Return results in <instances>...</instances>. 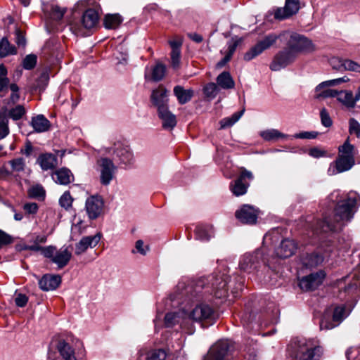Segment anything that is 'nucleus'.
Listing matches in <instances>:
<instances>
[{
    "mask_svg": "<svg viewBox=\"0 0 360 360\" xmlns=\"http://www.w3.org/2000/svg\"><path fill=\"white\" fill-rule=\"evenodd\" d=\"M328 200L334 205L333 212L325 213L322 219L317 220L314 228L316 233L342 231L352 220L360 206V195L354 191L342 197L340 191H335L328 195Z\"/></svg>",
    "mask_w": 360,
    "mask_h": 360,
    "instance_id": "f257e3e1",
    "label": "nucleus"
},
{
    "mask_svg": "<svg viewBox=\"0 0 360 360\" xmlns=\"http://www.w3.org/2000/svg\"><path fill=\"white\" fill-rule=\"evenodd\" d=\"M278 39L286 41V47L297 57L300 53L311 52L314 50L311 40L306 37L290 32H284L279 35L269 34L259 41L244 55V60L250 61L260 55L263 51L274 45Z\"/></svg>",
    "mask_w": 360,
    "mask_h": 360,
    "instance_id": "f03ea898",
    "label": "nucleus"
},
{
    "mask_svg": "<svg viewBox=\"0 0 360 360\" xmlns=\"http://www.w3.org/2000/svg\"><path fill=\"white\" fill-rule=\"evenodd\" d=\"M288 352L295 360H320L323 349L315 339L297 337L291 340Z\"/></svg>",
    "mask_w": 360,
    "mask_h": 360,
    "instance_id": "7ed1b4c3",
    "label": "nucleus"
},
{
    "mask_svg": "<svg viewBox=\"0 0 360 360\" xmlns=\"http://www.w3.org/2000/svg\"><path fill=\"white\" fill-rule=\"evenodd\" d=\"M218 311L214 305L206 301H198L188 314V317L202 325H212L218 319Z\"/></svg>",
    "mask_w": 360,
    "mask_h": 360,
    "instance_id": "20e7f679",
    "label": "nucleus"
},
{
    "mask_svg": "<svg viewBox=\"0 0 360 360\" xmlns=\"http://www.w3.org/2000/svg\"><path fill=\"white\" fill-rule=\"evenodd\" d=\"M234 351L233 343L229 340H220L214 344L203 360H229Z\"/></svg>",
    "mask_w": 360,
    "mask_h": 360,
    "instance_id": "39448f33",
    "label": "nucleus"
},
{
    "mask_svg": "<svg viewBox=\"0 0 360 360\" xmlns=\"http://www.w3.org/2000/svg\"><path fill=\"white\" fill-rule=\"evenodd\" d=\"M25 114V110L22 105H18L10 110L5 106L0 108V139L9 134L8 117L19 120Z\"/></svg>",
    "mask_w": 360,
    "mask_h": 360,
    "instance_id": "423d86ee",
    "label": "nucleus"
},
{
    "mask_svg": "<svg viewBox=\"0 0 360 360\" xmlns=\"http://www.w3.org/2000/svg\"><path fill=\"white\" fill-rule=\"evenodd\" d=\"M262 263L265 264L263 251L258 249L253 252L244 254L240 259L239 267L245 272L251 273L257 269Z\"/></svg>",
    "mask_w": 360,
    "mask_h": 360,
    "instance_id": "0eeeda50",
    "label": "nucleus"
},
{
    "mask_svg": "<svg viewBox=\"0 0 360 360\" xmlns=\"http://www.w3.org/2000/svg\"><path fill=\"white\" fill-rule=\"evenodd\" d=\"M44 257L56 264L58 269H63L70 262L72 253L68 247H63L56 250L55 247L51 245L46 247V249H44Z\"/></svg>",
    "mask_w": 360,
    "mask_h": 360,
    "instance_id": "6e6552de",
    "label": "nucleus"
},
{
    "mask_svg": "<svg viewBox=\"0 0 360 360\" xmlns=\"http://www.w3.org/2000/svg\"><path fill=\"white\" fill-rule=\"evenodd\" d=\"M336 98L340 103L348 108L354 106L356 102L360 99V91H358L355 96L353 91H322L316 96V98Z\"/></svg>",
    "mask_w": 360,
    "mask_h": 360,
    "instance_id": "1a4fd4ad",
    "label": "nucleus"
},
{
    "mask_svg": "<svg viewBox=\"0 0 360 360\" xmlns=\"http://www.w3.org/2000/svg\"><path fill=\"white\" fill-rule=\"evenodd\" d=\"M246 179L252 180L253 174L250 171L242 167L239 176L230 184V190L234 195L240 196L247 193L250 184L245 182Z\"/></svg>",
    "mask_w": 360,
    "mask_h": 360,
    "instance_id": "9d476101",
    "label": "nucleus"
},
{
    "mask_svg": "<svg viewBox=\"0 0 360 360\" xmlns=\"http://www.w3.org/2000/svg\"><path fill=\"white\" fill-rule=\"evenodd\" d=\"M296 58L295 53L286 47L285 49L278 51L275 55L270 64V69L272 71H278L293 63Z\"/></svg>",
    "mask_w": 360,
    "mask_h": 360,
    "instance_id": "9b49d317",
    "label": "nucleus"
},
{
    "mask_svg": "<svg viewBox=\"0 0 360 360\" xmlns=\"http://www.w3.org/2000/svg\"><path fill=\"white\" fill-rule=\"evenodd\" d=\"M212 293L217 298H224L228 295V284L231 282L229 277L225 274L212 276Z\"/></svg>",
    "mask_w": 360,
    "mask_h": 360,
    "instance_id": "f8f14e48",
    "label": "nucleus"
},
{
    "mask_svg": "<svg viewBox=\"0 0 360 360\" xmlns=\"http://www.w3.org/2000/svg\"><path fill=\"white\" fill-rule=\"evenodd\" d=\"M325 276V272L321 270L310 274L300 279L299 286L305 291L314 290L323 283Z\"/></svg>",
    "mask_w": 360,
    "mask_h": 360,
    "instance_id": "ddd939ff",
    "label": "nucleus"
},
{
    "mask_svg": "<svg viewBox=\"0 0 360 360\" xmlns=\"http://www.w3.org/2000/svg\"><path fill=\"white\" fill-rule=\"evenodd\" d=\"M99 15L98 13L94 8L86 9L81 18L80 25L77 27L76 25L72 26V29L77 33L81 31V27L86 30H91L94 28L98 23Z\"/></svg>",
    "mask_w": 360,
    "mask_h": 360,
    "instance_id": "4468645a",
    "label": "nucleus"
},
{
    "mask_svg": "<svg viewBox=\"0 0 360 360\" xmlns=\"http://www.w3.org/2000/svg\"><path fill=\"white\" fill-rule=\"evenodd\" d=\"M104 202L103 198L98 195L89 197L85 203V209L90 219H97L102 213Z\"/></svg>",
    "mask_w": 360,
    "mask_h": 360,
    "instance_id": "2eb2a0df",
    "label": "nucleus"
},
{
    "mask_svg": "<svg viewBox=\"0 0 360 360\" xmlns=\"http://www.w3.org/2000/svg\"><path fill=\"white\" fill-rule=\"evenodd\" d=\"M56 349L58 355L50 354L49 360H77L74 348L63 340L58 341Z\"/></svg>",
    "mask_w": 360,
    "mask_h": 360,
    "instance_id": "dca6fc26",
    "label": "nucleus"
},
{
    "mask_svg": "<svg viewBox=\"0 0 360 360\" xmlns=\"http://www.w3.org/2000/svg\"><path fill=\"white\" fill-rule=\"evenodd\" d=\"M300 8V0H285L283 8H278L274 12V18L277 20L288 18L298 13Z\"/></svg>",
    "mask_w": 360,
    "mask_h": 360,
    "instance_id": "f3484780",
    "label": "nucleus"
},
{
    "mask_svg": "<svg viewBox=\"0 0 360 360\" xmlns=\"http://www.w3.org/2000/svg\"><path fill=\"white\" fill-rule=\"evenodd\" d=\"M235 215L243 224H255L258 217V210L249 205H243L236 212Z\"/></svg>",
    "mask_w": 360,
    "mask_h": 360,
    "instance_id": "a211bd4d",
    "label": "nucleus"
},
{
    "mask_svg": "<svg viewBox=\"0 0 360 360\" xmlns=\"http://www.w3.org/2000/svg\"><path fill=\"white\" fill-rule=\"evenodd\" d=\"M101 167L100 180L103 185L110 184L113 179L114 172L116 169L112 161L108 158H102L99 161Z\"/></svg>",
    "mask_w": 360,
    "mask_h": 360,
    "instance_id": "6ab92c4d",
    "label": "nucleus"
},
{
    "mask_svg": "<svg viewBox=\"0 0 360 360\" xmlns=\"http://www.w3.org/2000/svg\"><path fill=\"white\" fill-rule=\"evenodd\" d=\"M113 153L118 160L124 165L131 164L134 161V155L129 146L122 142L114 144Z\"/></svg>",
    "mask_w": 360,
    "mask_h": 360,
    "instance_id": "aec40b11",
    "label": "nucleus"
},
{
    "mask_svg": "<svg viewBox=\"0 0 360 360\" xmlns=\"http://www.w3.org/2000/svg\"><path fill=\"white\" fill-rule=\"evenodd\" d=\"M217 84L211 82L207 84L202 90H217L218 86L224 89H233L234 81L228 72H223L217 78Z\"/></svg>",
    "mask_w": 360,
    "mask_h": 360,
    "instance_id": "412c9836",
    "label": "nucleus"
},
{
    "mask_svg": "<svg viewBox=\"0 0 360 360\" xmlns=\"http://www.w3.org/2000/svg\"><path fill=\"white\" fill-rule=\"evenodd\" d=\"M297 250V244L294 240L283 239L275 250L276 255L282 259L288 258L293 255Z\"/></svg>",
    "mask_w": 360,
    "mask_h": 360,
    "instance_id": "4be33fe9",
    "label": "nucleus"
},
{
    "mask_svg": "<svg viewBox=\"0 0 360 360\" xmlns=\"http://www.w3.org/2000/svg\"><path fill=\"white\" fill-rule=\"evenodd\" d=\"M101 236L99 234L83 237L76 244L75 254L79 255L84 253L89 248H93L99 243Z\"/></svg>",
    "mask_w": 360,
    "mask_h": 360,
    "instance_id": "5701e85b",
    "label": "nucleus"
},
{
    "mask_svg": "<svg viewBox=\"0 0 360 360\" xmlns=\"http://www.w3.org/2000/svg\"><path fill=\"white\" fill-rule=\"evenodd\" d=\"M61 283V277L59 275L45 274L39 281V288L43 291L56 290Z\"/></svg>",
    "mask_w": 360,
    "mask_h": 360,
    "instance_id": "b1692460",
    "label": "nucleus"
},
{
    "mask_svg": "<svg viewBox=\"0 0 360 360\" xmlns=\"http://www.w3.org/2000/svg\"><path fill=\"white\" fill-rule=\"evenodd\" d=\"M167 91H152L150 102L157 112L169 108Z\"/></svg>",
    "mask_w": 360,
    "mask_h": 360,
    "instance_id": "393cba45",
    "label": "nucleus"
},
{
    "mask_svg": "<svg viewBox=\"0 0 360 360\" xmlns=\"http://www.w3.org/2000/svg\"><path fill=\"white\" fill-rule=\"evenodd\" d=\"M159 119L161 120L162 127L164 129H173L177 123L176 115L172 113L169 108L157 112Z\"/></svg>",
    "mask_w": 360,
    "mask_h": 360,
    "instance_id": "a878e982",
    "label": "nucleus"
},
{
    "mask_svg": "<svg viewBox=\"0 0 360 360\" xmlns=\"http://www.w3.org/2000/svg\"><path fill=\"white\" fill-rule=\"evenodd\" d=\"M332 64L334 69L340 71L348 70L360 72V65L351 60L335 58L332 60Z\"/></svg>",
    "mask_w": 360,
    "mask_h": 360,
    "instance_id": "bb28decb",
    "label": "nucleus"
},
{
    "mask_svg": "<svg viewBox=\"0 0 360 360\" xmlns=\"http://www.w3.org/2000/svg\"><path fill=\"white\" fill-rule=\"evenodd\" d=\"M53 181L60 185H68L74 181V175L72 172L65 167L56 170L52 174Z\"/></svg>",
    "mask_w": 360,
    "mask_h": 360,
    "instance_id": "cd10ccee",
    "label": "nucleus"
},
{
    "mask_svg": "<svg viewBox=\"0 0 360 360\" xmlns=\"http://www.w3.org/2000/svg\"><path fill=\"white\" fill-rule=\"evenodd\" d=\"M355 160L352 158H346L344 157L338 156L335 161V169L331 171L330 168L328 173L330 174H335L337 173H341L345 171L349 170L354 165Z\"/></svg>",
    "mask_w": 360,
    "mask_h": 360,
    "instance_id": "c85d7f7f",
    "label": "nucleus"
},
{
    "mask_svg": "<svg viewBox=\"0 0 360 360\" xmlns=\"http://www.w3.org/2000/svg\"><path fill=\"white\" fill-rule=\"evenodd\" d=\"M44 171L53 169L58 165L57 157L51 153L41 154L37 160Z\"/></svg>",
    "mask_w": 360,
    "mask_h": 360,
    "instance_id": "c756f323",
    "label": "nucleus"
},
{
    "mask_svg": "<svg viewBox=\"0 0 360 360\" xmlns=\"http://www.w3.org/2000/svg\"><path fill=\"white\" fill-rule=\"evenodd\" d=\"M31 124L34 131L38 133L46 131L51 127L50 122L43 115L32 117Z\"/></svg>",
    "mask_w": 360,
    "mask_h": 360,
    "instance_id": "7c9ffc66",
    "label": "nucleus"
},
{
    "mask_svg": "<svg viewBox=\"0 0 360 360\" xmlns=\"http://www.w3.org/2000/svg\"><path fill=\"white\" fill-rule=\"evenodd\" d=\"M15 54H17L15 46L11 44L6 37H3L0 40V58H3Z\"/></svg>",
    "mask_w": 360,
    "mask_h": 360,
    "instance_id": "2f4dec72",
    "label": "nucleus"
},
{
    "mask_svg": "<svg viewBox=\"0 0 360 360\" xmlns=\"http://www.w3.org/2000/svg\"><path fill=\"white\" fill-rule=\"evenodd\" d=\"M166 73V66L162 63H157L151 70V75L149 77L146 74V78L154 81L158 82L163 79Z\"/></svg>",
    "mask_w": 360,
    "mask_h": 360,
    "instance_id": "473e14b6",
    "label": "nucleus"
},
{
    "mask_svg": "<svg viewBox=\"0 0 360 360\" xmlns=\"http://www.w3.org/2000/svg\"><path fill=\"white\" fill-rule=\"evenodd\" d=\"M338 156L354 159V146L349 143V138H347L343 145L338 148Z\"/></svg>",
    "mask_w": 360,
    "mask_h": 360,
    "instance_id": "72a5a7b5",
    "label": "nucleus"
},
{
    "mask_svg": "<svg viewBox=\"0 0 360 360\" xmlns=\"http://www.w3.org/2000/svg\"><path fill=\"white\" fill-rule=\"evenodd\" d=\"M184 314V313L183 311L167 313L165 316V326L167 328H172L175 325L180 323Z\"/></svg>",
    "mask_w": 360,
    "mask_h": 360,
    "instance_id": "f704fd0d",
    "label": "nucleus"
},
{
    "mask_svg": "<svg viewBox=\"0 0 360 360\" xmlns=\"http://www.w3.org/2000/svg\"><path fill=\"white\" fill-rule=\"evenodd\" d=\"M122 22V18L119 14H108L104 18V25L107 29H116Z\"/></svg>",
    "mask_w": 360,
    "mask_h": 360,
    "instance_id": "c9c22d12",
    "label": "nucleus"
},
{
    "mask_svg": "<svg viewBox=\"0 0 360 360\" xmlns=\"http://www.w3.org/2000/svg\"><path fill=\"white\" fill-rule=\"evenodd\" d=\"M260 136L264 139L265 141H274L279 139H285L288 137V135L284 134L281 132H280L277 129H267L265 131H263L260 133Z\"/></svg>",
    "mask_w": 360,
    "mask_h": 360,
    "instance_id": "e433bc0d",
    "label": "nucleus"
},
{
    "mask_svg": "<svg viewBox=\"0 0 360 360\" xmlns=\"http://www.w3.org/2000/svg\"><path fill=\"white\" fill-rule=\"evenodd\" d=\"M323 257L317 253L307 255L303 259V264L307 268H312L318 266L323 262Z\"/></svg>",
    "mask_w": 360,
    "mask_h": 360,
    "instance_id": "4c0bfd02",
    "label": "nucleus"
},
{
    "mask_svg": "<svg viewBox=\"0 0 360 360\" xmlns=\"http://www.w3.org/2000/svg\"><path fill=\"white\" fill-rule=\"evenodd\" d=\"M28 195L31 198L44 200L46 196V191L40 184H37L29 188Z\"/></svg>",
    "mask_w": 360,
    "mask_h": 360,
    "instance_id": "58836bf2",
    "label": "nucleus"
},
{
    "mask_svg": "<svg viewBox=\"0 0 360 360\" xmlns=\"http://www.w3.org/2000/svg\"><path fill=\"white\" fill-rule=\"evenodd\" d=\"M348 80H349L348 78H346L345 77H341V78L325 81V82H321L319 84H318L316 86L315 90L328 89L330 87L338 86L342 82H347Z\"/></svg>",
    "mask_w": 360,
    "mask_h": 360,
    "instance_id": "ea45409f",
    "label": "nucleus"
},
{
    "mask_svg": "<svg viewBox=\"0 0 360 360\" xmlns=\"http://www.w3.org/2000/svg\"><path fill=\"white\" fill-rule=\"evenodd\" d=\"M244 112L245 108H243L241 110L233 113L230 117H226L222 119L220 121L221 127L226 128L233 125L237 121L239 120V119L243 115Z\"/></svg>",
    "mask_w": 360,
    "mask_h": 360,
    "instance_id": "a19ab883",
    "label": "nucleus"
},
{
    "mask_svg": "<svg viewBox=\"0 0 360 360\" xmlns=\"http://www.w3.org/2000/svg\"><path fill=\"white\" fill-rule=\"evenodd\" d=\"M8 163L11 167L12 172H21L25 167V161L22 158H18L11 160Z\"/></svg>",
    "mask_w": 360,
    "mask_h": 360,
    "instance_id": "79ce46f5",
    "label": "nucleus"
},
{
    "mask_svg": "<svg viewBox=\"0 0 360 360\" xmlns=\"http://www.w3.org/2000/svg\"><path fill=\"white\" fill-rule=\"evenodd\" d=\"M238 45V41H232L228 44L227 52H226L225 56L224 57V58L219 63V65H224L231 60Z\"/></svg>",
    "mask_w": 360,
    "mask_h": 360,
    "instance_id": "37998d69",
    "label": "nucleus"
},
{
    "mask_svg": "<svg viewBox=\"0 0 360 360\" xmlns=\"http://www.w3.org/2000/svg\"><path fill=\"white\" fill-rule=\"evenodd\" d=\"M167 354L164 349H152L147 353L146 360H165Z\"/></svg>",
    "mask_w": 360,
    "mask_h": 360,
    "instance_id": "c03bdc74",
    "label": "nucleus"
},
{
    "mask_svg": "<svg viewBox=\"0 0 360 360\" xmlns=\"http://www.w3.org/2000/svg\"><path fill=\"white\" fill-rule=\"evenodd\" d=\"M72 202L73 198L69 191H65L59 199L60 205L66 210L72 207Z\"/></svg>",
    "mask_w": 360,
    "mask_h": 360,
    "instance_id": "a18cd8bd",
    "label": "nucleus"
},
{
    "mask_svg": "<svg viewBox=\"0 0 360 360\" xmlns=\"http://www.w3.org/2000/svg\"><path fill=\"white\" fill-rule=\"evenodd\" d=\"M7 70L4 64L0 65V90L7 88L9 85L10 81L7 77Z\"/></svg>",
    "mask_w": 360,
    "mask_h": 360,
    "instance_id": "49530a36",
    "label": "nucleus"
},
{
    "mask_svg": "<svg viewBox=\"0 0 360 360\" xmlns=\"http://www.w3.org/2000/svg\"><path fill=\"white\" fill-rule=\"evenodd\" d=\"M37 58L34 54H30L25 56L22 60V67L25 70L33 69L37 64Z\"/></svg>",
    "mask_w": 360,
    "mask_h": 360,
    "instance_id": "de8ad7c7",
    "label": "nucleus"
},
{
    "mask_svg": "<svg viewBox=\"0 0 360 360\" xmlns=\"http://www.w3.org/2000/svg\"><path fill=\"white\" fill-rule=\"evenodd\" d=\"M180 288H184V291L185 292H181L180 294H182V295H186L188 297V299H191L192 297H199V295L197 294V290L195 289L193 290V286H186V287H184V283H179L178 285H177V289H180Z\"/></svg>",
    "mask_w": 360,
    "mask_h": 360,
    "instance_id": "09e8293b",
    "label": "nucleus"
},
{
    "mask_svg": "<svg viewBox=\"0 0 360 360\" xmlns=\"http://www.w3.org/2000/svg\"><path fill=\"white\" fill-rule=\"evenodd\" d=\"M345 317V307L344 306H338L334 309L333 314V321L338 324Z\"/></svg>",
    "mask_w": 360,
    "mask_h": 360,
    "instance_id": "8fccbe9b",
    "label": "nucleus"
},
{
    "mask_svg": "<svg viewBox=\"0 0 360 360\" xmlns=\"http://www.w3.org/2000/svg\"><path fill=\"white\" fill-rule=\"evenodd\" d=\"M49 81V75L46 72H42L37 80V89L44 90Z\"/></svg>",
    "mask_w": 360,
    "mask_h": 360,
    "instance_id": "3c124183",
    "label": "nucleus"
},
{
    "mask_svg": "<svg viewBox=\"0 0 360 360\" xmlns=\"http://www.w3.org/2000/svg\"><path fill=\"white\" fill-rule=\"evenodd\" d=\"M321 122L325 127H330L333 125V120L326 109L323 108L320 112Z\"/></svg>",
    "mask_w": 360,
    "mask_h": 360,
    "instance_id": "603ef678",
    "label": "nucleus"
},
{
    "mask_svg": "<svg viewBox=\"0 0 360 360\" xmlns=\"http://www.w3.org/2000/svg\"><path fill=\"white\" fill-rule=\"evenodd\" d=\"M174 94L181 104L187 103L193 96V91H174Z\"/></svg>",
    "mask_w": 360,
    "mask_h": 360,
    "instance_id": "864d4df0",
    "label": "nucleus"
},
{
    "mask_svg": "<svg viewBox=\"0 0 360 360\" xmlns=\"http://www.w3.org/2000/svg\"><path fill=\"white\" fill-rule=\"evenodd\" d=\"M195 233L196 238L201 240H209L211 237L208 231L202 226H198Z\"/></svg>",
    "mask_w": 360,
    "mask_h": 360,
    "instance_id": "5fc2aeb1",
    "label": "nucleus"
},
{
    "mask_svg": "<svg viewBox=\"0 0 360 360\" xmlns=\"http://www.w3.org/2000/svg\"><path fill=\"white\" fill-rule=\"evenodd\" d=\"M308 154L312 158H319L326 157L327 155V151L320 147H313L309 150Z\"/></svg>",
    "mask_w": 360,
    "mask_h": 360,
    "instance_id": "6e6d98bb",
    "label": "nucleus"
},
{
    "mask_svg": "<svg viewBox=\"0 0 360 360\" xmlns=\"http://www.w3.org/2000/svg\"><path fill=\"white\" fill-rule=\"evenodd\" d=\"M349 132L350 134H356L357 137L360 136V124L354 118L349 121Z\"/></svg>",
    "mask_w": 360,
    "mask_h": 360,
    "instance_id": "4d7b16f0",
    "label": "nucleus"
},
{
    "mask_svg": "<svg viewBox=\"0 0 360 360\" xmlns=\"http://www.w3.org/2000/svg\"><path fill=\"white\" fill-rule=\"evenodd\" d=\"M319 135L317 131H302L294 135L295 139H314Z\"/></svg>",
    "mask_w": 360,
    "mask_h": 360,
    "instance_id": "13d9d810",
    "label": "nucleus"
},
{
    "mask_svg": "<svg viewBox=\"0 0 360 360\" xmlns=\"http://www.w3.org/2000/svg\"><path fill=\"white\" fill-rule=\"evenodd\" d=\"M338 325V324L333 320L330 321L326 317H323L320 322V328L321 330H330L336 327Z\"/></svg>",
    "mask_w": 360,
    "mask_h": 360,
    "instance_id": "bf43d9fd",
    "label": "nucleus"
},
{
    "mask_svg": "<svg viewBox=\"0 0 360 360\" xmlns=\"http://www.w3.org/2000/svg\"><path fill=\"white\" fill-rule=\"evenodd\" d=\"M181 51H171V60L173 68L176 69L180 65Z\"/></svg>",
    "mask_w": 360,
    "mask_h": 360,
    "instance_id": "052dcab7",
    "label": "nucleus"
},
{
    "mask_svg": "<svg viewBox=\"0 0 360 360\" xmlns=\"http://www.w3.org/2000/svg\"><path fill=\"white\" fill-rule=\"evenodd\" d=\"M15 43L18 46H25L26 45V39L24 33L19 29L15 30Z\"/></svg>",
    "mask_w": 360,
    "mask_h": 360,
    "instance_id": "680f3d73",
    "label": "nucleus"
},
{
    "mask_svg": "<svg viewBox=\"0 0 360 360\" xmlns=\"http://www.w3.org/2000/svg\"><path fill=\"white\" fill-rule=\"evenodd\" d=\"M28 302V297L22 293H18L15 295V303L18 307H24Z\"/></svg>",
    "mask_w": 360,
    "mask_h": 360,
    "instance_id": "e2e57ef3",
    "label": "nucleus"
},
{
    "mask_svg": "<svg viewBox=\"0 0 360 360\" xmlns=\"http://www.w3.org/2000/svg\"><path fill=\"white\" fill-rule=\"evenodd\" d=\"M13 242V238L4 231L0 229V248L11 244Z\"/></svg>",
    "mask_w": 360,
    "mask_h": 360,
    "instance_id": "0e129e2a",
    "label": "nucleus"
},
{
    "mask_svg": "<svg viewBox=\"0 0 360 360\" xmlns=\"http://www.w3.org/2000/svg\"><path fill=\"white\" fill-rule=\"evenodd\" d=\"M65 12V9L61 8L58 6H55L52 8V17L55 20H60L63 18Z\"/></svg>",
    "mask_w": 360,
    "mask_h": 360,
    "instance_id": "69168bd1",
    "label": "nucleus"
},
{
    "mask_svg": "<svg viewBox=\"0 0 360 360\" xmlns=\"http://www.w3.org/2000/svg\"><path fill=\"white\" fill-rule=\"evenodd\" d=\"M23 209L27 213L34 214L37 212L39 207L35 202H28L24 205Z\"/></svg>",
    "mask_w": 360,
    "mask_h": 360,
    "instance_id": "338daca9",
    "label": "nucleus"
},
{
    "mask_svg": "<svg viewBox=\"0 0 360 360\" xmlns=\"http://www.w3.org/2000/svg\"><path fill=\"white\" fill-rule=\"evenodd\" d=\"M172 51H181L182 40L181 39H174L169 41Z\"/></svg>",
    "mask_w": 360,
    "mask_h": 360,
    "instance_id": "774afa93",
    "label": "nucleus"
}]
</instances>
